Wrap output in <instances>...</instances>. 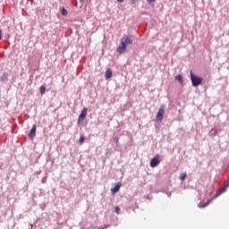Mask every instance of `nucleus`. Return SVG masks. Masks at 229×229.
I'll return each mask as SVG.
<instances>
[{
    "label": "nucleus",
    "instance_id": "23",
    "mask_svg": "<svg viewBox=\"0 0 229 229\" xmlns=\"http://www.w3.org/2000/svg\"><path fill=\"white\" fill-rule=\"evenodd\" d=\"M84 0H81V3H83Z\"/></svg>",
    "mask_w": 229,
    "mask_h": 229
},
{
    "label": "nucleus",
    "instance_id": "6",
    "mask_svg": "<svg viewBox=\"0 0 229 229\" xmlns=\"http://www.w3.org/2000/svg\"><path fill=\"white\" fill-rule=\"evenodd\" d=\"M37 132V125H33L31 130L29 132L30 139H33L35 137V133Z\"/></svg>",
    "mask_w": 229,
    "mask_h": 229
},
{
    "label": "nucleus",
    "instance_id": "12",
    "mask_svg": "<svg viewBox=\"0 0 229 229\" xmlns=\"http://www.w3.org/2000/svg\"><path fill=\"white\" fill-rule=\"evenodd\" d=\"M185 178H187V174L186 173L181 174L180 175L181 182H183Z\"/></svg>",
    "mask_w": 229,
    "mask_h": 229
},
{
    "label": "nucleus",
    "instance_id": "19",
    "mask_svg": "<svg viewBox=\"0 0 229 229\" xmlns=\"http://www.w3.org/2000/svg\"><path fill=\"white\" fill-rule=\"evenodd\" d=\"M3 38V30L0 29V40Z\"/></svg>",
    "mask_w": 229,
    "mask_h": 229
},
{
    "label": "nucleus",
    "instance_id": "11",
    "mask_svg": "<svg viewBox=\"0 0 229 229\" xmlns=\"http://www.w3.org/2000/svg\"><path fill=\"white\" fill-rule=\"evenodd\" d=\"M6 80H8V73L4 72L1 77V81H6Z\"/></svg>",
    "mask_w": 229,
    "mask_h": 229
},
{
    "label": "nucleus",
    "instance_id": "24",
    "mask_svg": "<svg viewBox=\"0 0 229 229\" xmlns=\"http://www.w3.org/2000/svg\"><path fill=\"white\" fill-rule=\"evenodd\" d=\"M31 228H33V225H30Z\"/></svg>",
    "mask_w": 229,
    "mask_h": 229
},
{
    "label": "nucleus",
    "instance_id": "9",
    "mask_svg": "<svg viewBox=\"0 0 229 229\" xmlns=\"http://www.w3.org/2000/svg\"><path fill=\"white\" fill-rule=\"evenodd\" d=\"M175 80H176V81H179V83H181V85H183V77L182 76V75H177L176 77H175Z\"/></svg>",
    "mask_w": 229,
    "mask_h": 229
},
{
    "label": "nucleus",
    "instance_id": "3",
    "mask_svg": "<svg viewBox=\"0 0 229 229\" xmlns=\"http://www.w3.org/2000/svg\"><path fill=\"white\" fill-rule=\"evenodd\" d=\"M165 114V106L162 105L156 115V121L162 122L164 120Z\"/></svg>",
    "mask_w": 229,
    "mask_h": 229
},
{
    "label": "nucleus",
    "instance_id": "4",
    "mask_svg": "<svg viewBox=\"0 0 229 229\" xmlns=\"http://www.w3.org/2000/svg\"><path fill=\"white\" fill-rule=\"evenodd\" d=\"M160 156H156V157H153L150 161V167H157L158 164H160Z\"/></svg>",
    "mask_w": 229,
    "mask_h": 229
},
{
    "label": "nucleus",
    "instance_id": "7",
    "mask_svg": "<svg viewBox=\"0 0 229 229\" xmlns=\"http://www.w3.org/2000/svg\"><path fill=\"white\" fill-rule=\"evenodd\" d=\"M121 189V182H118L112 190V194H117L119 192V190Z\"/></svg>",
    "mask_w": 229,
    "mask_h": 229
},
{
    "label": "nucleus",
    "instance_id": "13",
    "mask_svg": "<svg viewBox=\"0 0 229 229\" xmlns=\"http://www.w3.org/2000/svg\"><path fill=\"white\" fill-rule=\"evenodd\" d=\"M79 142L81 143V144H83V142H85V136H81L80 137V140H79Z\"/></svg>",
    "mask_w": 229,
    "mask_h": 229
},
{
    "label": "nucleus",
    "instance_id": "14",
    "mask_svg": "<svg viewBox=\"0 0 229 229\" xmlns=\"http://www.w3.org/2000/svg\"><path fill=\"white\" fill-rule=\"evenodd\" d=\"M228 187V185L225 186L224 188H222L219 191L218 194H223V192H225V191H226V188Z\"/></svg>",
    "mask_w": 229,
    "mask_h": 229
},
{
    "label": "nucleus",
    "instance_id": "8",
    "mask_svg": "<svg viewBox=\"0 0 229 229\" xmlns=\"http://www.w3.org/2000/svg\"><path fill=\"white\" fill-rule=\"evenodd\" d=\"M110 78H112V70L107 69L106 71V80H110Z\"/></svg>",
    "mask_w": 229,
    "mask_h": 229
},
{
    "label": "nucleus",
    "instance_id": "22",
    "mask_svg": "<svg viewBox=\"0 0 229 229\" xmlns=\"http://www.w3.org/2000/svg\"><path fill=\"white\" fill-rule=\"evenodd\" d=\"M118 3H124V0H117Z\"/></svg>",
    "mask_w": 229,
    "mask_h": 229
},
{
    "label": "nucleus",
    "instance_id": "16",
    "mask_svg": "<svg viewBox=\"0 0 229 229\" xmlns=\"http://www.w3.org/2000/svg\"><path fill=\"white\" fill-rule=\"evenodd\" d=\"M114 210H115L116 214H119V212L121 211V208L115 207Z\"/></svg>",
    "mask_w": 229,
    "mask_h": 229
},
{
    "label": "nucleus",
    "instance_id": "21",
    "mask_svg": "<svg viewBox=\"0 0 229 229\" xmlns=\"http://www.w3.org/2000/svg\"><path fill=\"white\" fill-rule=\"evenodd\" d=\"M148 3L151 4V3H155L157 0H147Z\"/></svg>",
    "mask_w": 229,
    "mask_h": 229
},
{
    "label": "nucleus",
    "instance_id": "17",
    "mask_svg": "<svg viewBox=\"0 0 229 229\" xmlns=\"http://www.w3.org/2000/svg\"><path fill=\"white\" fill-rule=\"evenodd\" d=\"M210 133H217V131H216V129H212V130L210 131Z\"/></svg>",
    "mask_w": 229,
    "mask_h": 229
},
{
    "label": "nucleus",
    "instance_id": "2",
    "mask_svg": "<svg viewBox=\"0 0 229 229\" xmlns=\"http://www.w3.org/2000/svg\"><path fill=\"white\" fill-rule=\"evenodd\" d=\"M191 81L192 87H199L203 83V78L195 75L192 72H191Z\"/></svg>",
    "mask_w": 229,
    "mask_h": 229
},
{
    "label": "nucleus",
    "instance_id": "20",
    "mask_svg": "<svg viewBox=\"0 0 229 229\" xmlns=\"http://www.w3.org/2000/svg\"><path fill=\"white\" fill-rule=\"evenodd\" d=\"M137 3V0H131V4H135Z\"/></svg>",
    "mask_w": 229,
    "mask_h": 229
},
{
    "label": "nucleus",
    "instance_id": "5",
    "mask_svg": "<svg viewBox=\"0 0 229 229\" xmlns=\"http://www.w3.org/2000/svg\"><path fill=\"white\" fill-rule=\"evenodd\" d=\"M87 117V107H85L82 111H81V114H80V116H79V118H78V122L79 123H81V121H83V119H85Z\"/></svg>",
    "mask_w": 229,
    "mask_h": 229
},
{
    "label": "nucleus",
    "instance_id": "1",
    "mask_svg": "<svg viewBox=\"0 0 229 229\" xmlns=\"http://www.w3.org/2000/svg\"><path fill=\"white\" fill-rule=\"evenodd\" d=\"M133 44V40L129 36H123L121 39V46L117 47L116 51L120 55H123L126 51V47L128 45Z\"/></svg>",
    "mask_w": 229,
    "mask_h": 229
},
{
    "label": "nucleus",
    "instance_id": "18",
    "mask_svg": "<svg viewBox=\"0 0 229 229\" xmlns=\"http://www.w3.org/2000/svg\"><path fill=\"white\" fill-rule=\"evenodd\" d=\"M114 140H115L116 144H119V137H115Z\"/></svg>",
    "mask_w": 229,
    "mask_h": 229
},
{
    "label": "nucleus",
    "instance_id": "10",
    "mask_svg": "<svg viewBox=\"0 0 229 229\" xmlns=\"http://www.w3.org/2000/svg\"><path fill=\"white\" fill-rule=\"evenodd\" d=\"M39 90H40L41 96H44V94H46V85L40 86Z\"/></svg>",
    "mask_w": 229,
    "mask_h": 229
},
{
    "label": "nucleus",
    "instance_id": "15",
    "mask_svg": "<svg viewBox=\"0 0 229 229\" xmlns=\"http://www.w3.org/2000/svg\"><path fill=\"white\" fill-rule=\"evenodd\" d=\"M62 15H67V10L64 8L62 9Z\"/></svg>",
    "mask_w": 229,
    "mask_h": 229
}]
</instances>
